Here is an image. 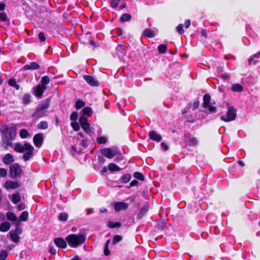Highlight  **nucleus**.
I'll return each instance as SVG.
<instances>
[{
  "instance_id": "20",
  "label": "nucleus",
  "mask_w": 260,
  "mask_h": 260,
  "mask_svg": "<svg viewBox=\"0 0 260 260\" xmlns=\"http://www.w3.org/2000/svg\"><path fill=\"white\" fill-rule=\"evenodd\" d=\"M10 227V224L8 222L4 221L0 225V231L2 232H7L9 230Z\"/></svg>"
},
{
  "instance_id": "31",
  "label": "nucleus",
  "mask_w": 260,
  "mask_h": 260,
  "mask_svg": "<svg viewBox=\"0 0 260 260\" xmlns=\"http://www.w3.org/2000/svg\"><path fill=\"white\" fill-rule=\"evenodd\" d=\"M6 216L8 220H9L12 221H15L17 220V217L15 214L12 212H8L6 213Z\"/></svg>"
},
{
  "instance_id": "48",
  "label": "nucleus",
  "mask_w": 260,
  "mask_h": 260,
  "mask_svg": "<svg viewBox=\"0 0 260 260\" xmlns=\"http://www.w3.org/2000/svg\"><path fill=\"white\" fill-rule=\"evenodd\" d=\"M97 142L99 144H105L107 141V139L105 137H100L96 139Z\"/></svg>"
},
{
  "instance_id": "46",
  "label": "nucleus",
  "mask_w": 260,
  "mask_h": 260,
  "mask_svg": "<svg viewBox=\"0 0 260 260\" xmlns=\"http://www.w3.org/2000/svg\"><path fill=\"white\" fill-rule=\"evenodd\" d=\"M85 105V103L81 100H78L76 103V108L77 109H80Z\"/></svg>"
},
{
  "instance_id": "21",
  "label": "nucleus",
  "mask_w": 260,
  "mask_h": 260,
  "mask_svg": "<svg viewBox=\"0 0 260 260\" xmlns=\"http://www.w3.org/2000/svg\"><path fill=\"white\" fill-rule=\"evenodd\" d=\"M260 56V51H258L257 53L254 54L252 57L249 58L248 59V63L249 64H255L258 61L256 59H254V58H259Z\"/></svg>"
},
{
  "instance_id": "51",
  "label": "nucleus",
  "mask_w": 260,
  "mask_h": 260,
  "mask_svg": "<svg viewBox=\"0 0 260 260\" xmlns=\"http://www.w3.org/2000/svg\"><path fill=\"white\" fill-rule=\"evenodd\" d=\"M79 122L81 125V126L83 125L85 123H87V118L84 117V116H82L80 119H79Z\"/></svg>"
},
{
  "instance_id": "3",
  "label": "nucleus",
  "mask_w": 260,
  "mask_h": 260,
  "mask_svg": "<svg viewBox=\"0 0 260 260\" xmlns=\"http://www.w3.org/2000/svg\"><path fill=\"white\" fill-rule=\"evenodd\" d=\"M86 238V235L82 233L71 234L66 237V240L70 247L76 248L84 244Z\"/></svg>"
},
{
  "instance_id": "30",
  "label": "nucleus",
  "mask_w": 260,
  "mask_h": 260,
  "mask_svg": "<svg viewBox=\"0 0 260 260\" xmlns=\"http://www.w3.org/2000/svg\"><path fill=\"white\" fill-rule=\"evenodd\" d=\"M132 175L130 174H125L120 178L122 183H126L128 182L131 179Z\"/></svg>"
},
{
  "instance_id": "62",
  "label": "nucleus",
  "mask_w": 260,
  "mask_h": 260,
  "mask_svg": "<svg viewBox=\"0 0 260 260\" xmlns=\"http://www.w3.org/2000/svg\"><path fill=\"white\" fill-rule=\"evenodd\" d=\"M202 35L205 37H207V32L206 29H203L201 31Z\"/></svg>"
},
{
  "instance_id": "40",
  "label": "nucleus",
  "mask_w": 260,
  "mask_h": 260,
  "mask_svg": "<svg viewBox=\"0 0 260 260\" xmlns=\"http://www.w3.org/2000/svg\"><path fill=\"white\" fill-rule=\"evenodd\" d=\"M31 96L29 93H25L23 97V104L27 105L30 103Z\"/></svg>"
},
{
  "instance_id": "53",
  "label": "nucleus",
  "mask_w": 260,
  "mask_h": 260,
  "mask_svg": "<svg viewBox=\"0 0 260 260\" xmlns=\"http://www.w3.org/2000/svg\"><path fill=\"white\" fill-rule=\"evenodd\" d=\"M7 171L6 169L0 168V178L4 177L7 175Z\"/></svg>"
},
{
  "instance_id": "60",
  "label": "nucleus",
  "mask_w": 260,
  "mask_h": 260,
  "mask_svg": "<svg viewBox=\"0 0 260 260\" xmlns=\"http://www.w3.org/2000/svg\"><path fill=\"white\" fill-rule=\"evenodd\" d=\"M25 208V206L24 204H20L18 205V209L19 211L23 210Z\"/></svg>"
},
{
  "instance_id": "38",
  "label": "nucleus",
  "mask_w": 260,
  "mask_h": 260,
  "mask_svg": "<svg viewBox=\"0 0 260 260\" xmlns=\"http://www.w3.org/2000/svg\"><path fill=\"white\" fill-rule=\"evenodd\" d=\"M82 112L84 115L90 116L92 114V110L91 108L87 107L83 109Z\"/></svg>"
},
{
  "instance_id": "35",
  "label": "nucleus",
  "mask_w": 260,
  "mask_h": 260,
  "mask_svg": "<svg viewBox=\"0 0 260 260\" xmlns=\"http://www.w3.org/2000/svg\"><path fill=\"white\" fill-rule=\"evenodd\" d=\"M21 200V197L19 193H15L12 195V202L14 204H17Z\"/></svg>"
},
{
  "instance_id": "28",
  "label": "nucleus",
  "mask_w": 260,
  "mask_h": 260,
  "mask_svg": "<svg viewBox=\"0 0 260 260\" xmlns=\"http://www.w3.org/2000/svg\"><path fill=\"white\" fill-rule=\"evenodd\" d=\"M144 34L148 38H153L155 36L154 31L149 28L145 29L144 31Z\"/></svg>"
},
{
  "instance_id": "41",
  "label": "nucleus",
  "mask_w": 260,
  "mask_h": 260,
  "mask_svg": "<svg viewBox=\"0 0 260 260\" xmlns=\"http://www.w3.org/2000/svg\"><path fill=\"white\" fill-rule=\"evenodd\" d=\"M68 215L66 213H61L58 216V219L60 221H66L68 220Z\"/></svg>"
},
{
  "instance_id": "58",
  "label": "nucleus",
  "mask_w": 260,
  "mask_h": 260,
  "mask_svg": "<svg viewBox=\"0 0 260 260\" xmlns=\"http://www.w3.org/2000/svg\"><path fill=\"white\" fill-rule=\"evenodd\" d=\"M190 25V21L189 19L186 20L185 22H184V26H185V27L186 28H189Z\"/></svg>"
},
{
  "instance_id": "52",
  "label": "nucleus",
  "mask_w": 260,
  "mask_h": 260,
  "mask_svg": "<svg viewBox=\"0 0 260 260\" xmlns=\"http://www.w3.org/2000/svg\"><path fill=\"white\" fill-rule=\"evenodd\" d=\"M120 0H111V6L113 8H116L119 4Z\"/></svg>"
},
{
  "instance_id": "56",
  "label": "nucleus",
  "mask_w": 260,
  "mask_h": 260,
  "mask_svg": "<svg viewBox=\"0 0 260 260\" xmlns=\"http://www.w3.org/2000/svg\"><path fill=\"white\" fill-rule=\"evenodd\" d=\"M104 254L106 255V256H109L110 253H111V251H110V250L109 249V248L108 247H104Z\"/></svg>"
},
{
  "instance_id": "34",
  "label": "nucleus",
  "mask_w": 260,
  "mask_h": 260,
  "mask_svg": "<svg viewBox=\"0 0 260 260\" xmlns=\"http://www.w3.org/2000/svg\"><path fill=\"white\" fill-rule=\"evenodd\" d=\"M20 137L22 139L26 138L30 136V134L26 129H21L19 132Z\"/></svg>"
},
{
  "instance_id": "63",
  "label": "nucleus",
  "mask_w": 260,
  "mask_h": 260,
  "mask_svg": "<svg viewBox=\"0 0 260 260\" xmlns=\"http://www.w3.org/2000/svg\"><path fill=\"white\" fill-rule=\"evenodd\" d=\"M77 135H78V137H77L78 139H80L81 138H84L83 134L81 132H79Z\"/></svg>"
},
{
  "instance_id": "37",
  "label": "nucleus",
  "mask_w": 260,
  "mask_h": 260,
  "mask_svg": "<svg viewBox=\"0 0 260 260\" xmlns=\"http://www.w3.org/2000/svg\"><path fill=\"white\" fill-rule=\"evenodd\" d=\"M157 50L160 53H165L167 50V45L166 44H160L158 46Z\"/></svg>"
},
{
  "instance_id": "26",
  "label": "nucleus",
  "mask_w": 260,
  "mask_h": 260,
  "mask_svg": "<svg viewBox=\"0 0 260 260\" xmlns=\"http://www.w3.org/2000/svg\"><path fill=\"white\" fill-rule=\"evenodd\" d=\"M148 211V206L147 205H144L142 208L141 209V211H140L139 213L138 214L139 218L140 219L142 218L144 216V215L146 214Z\"/></svg>"
},
{
  "instance_id": "2",
  "label": "nucleus",
  "mask_w": 260,
  "mask_h": 260,
  "mask_svg": "<svg viewBox=\"0 0 260 260\" xmlns=\"http://www.w3.org/2000/svg\"><path fill=\"white\" fill-rule=\"evenodd\" d=\"M14 150L18 153L26 151L23 155V159L26 161L32 157L34 148L28 143H25L23 145L20 143H16L15 144Z\"/></svg>"
},
{
  "instance_id": "29",
  "label": "nucleus",
  "mask_w": 260,
  "mask_h": 260,
  "mask_svg": "<svg viewBox=\"0 0 260 260\" xmlns=\"http://www.w3.org/2000/svg\"><path fill=\"white\" fill-rule=\"evenodd\" d=\"M108 226L109 228H119L121 226V223L119 222H114L113 221H110L108 222Z\"/></svg>"
},
{
  "instance_id": "9",
  "label": "nucleus",
  "mask_w": 260,
  "mask_h": 260,
  "mask_svg": "<svg viewBox=\"0 0 260 260\" xmlns=\"http://www.w3.org/2000/svg\"><path fill=\"white\" fill-rule=\"evenodd\" d=\"M101 154L108 158L114 157L117 154V151L115 149L110 148H105L101 150Z\"/></svg>"
},
{
  "instance_id": "45",
  "label": "nucleus",
  "mask_w": 260,
  "mask_h": 260,
  "mask_svg": "<svg viewBox=\"0 0 260 260\" xmlns=\"http://www.w3.org/2000/svg\"><path fill=\"white\" fill-rule=\"evenodd\" d=\"M7 252L5 250L0 251V260H5L8 256Z\"/></svg>"
},
{
  "instance_id": "18",
  "label": "nucleus",
  "mask_w": 260,
  "mask_h": 260,
  "mask_svg": "<svg viewBox=\"0 0 260 260\" xmlns=\"http://www.w3.org/2000/svg\"><path fill=\"white\" fill-rule=\"evenodd\" d=\"M13 156L10 153L6 154L3 158V162L6 165H9L14 161Z\"/></svg>"
},
{
  "instance_id": "43",
  "label": "nucleus",
  "mask_w": 260,
  "mask_h": 260,
  "mask_svg": "<svg viewBox=\"0 0 260 260\" xmlns=\"http://www.w3.org/2000/svg\"><path fill=\"white\" fill-rule=\"evenodd\" d=\"M133 175L135 178L139 179V180L143 181L144 180V177L143 175L140 172H136L134 173Z\"/></svg>"
},
{
  "instance_id": "55",
  "label": "nucleus",
  "mask_w": 260,
  "mask_h": 260,
  "mask_svg": "<svg viewBox=\"0 0 260 260\" xmlns=\"http://www.w3.org/2000/svg\"><path fill=\"white\" fill-rule=\"evenodd\" d=\"M88 141V139H83V140H82L80 142V145L83 146L84 147H87V146H88V144H87Z\"/></svg>"
},
{
  "instance_id": "1",
  "label": "nucleus",
  "mask_w": 260,
  "mask_h": 260,
  "mask_svg": "<svg viewBox=\"0 0 260 260\" xmlns=\"http://www.w3.org/2000/svg\"><path fill=\"white\" fill-rule=\"evenodd\" d=\"M2 140L6 148L12 146V142L16 137V127L14 124H3L0 127Z\"/></svg>"
},
{
  "instance_id": "6",
  "label": "nucleus",
  "mask_w": 260,
  "mask_h": 260,
  "mask_svg": "<svg viewBox=\"0 0 260 260\" xmlns=\"http://www.w3.org/2000/svg\"><path fill=\"white\" fill-rule=\"evenodd\" d=\"M211 96L208 94H206L203 96V107L208 109L211 113H214L216 112V107L212 105L210 103Z\"/></svg>"
},
{
  "instance_id": "64",
  "label": "nucleus",
  "mask_w": 260,
  "mask_h": 260,
  "mask_svg": "<svg viewBox=\"0 0 260 260\" xmlns=\"http://www.w3.org/2000/svg\"><path fill=\"white\" fill-rule=\"evenodd\" d=\"M90 44L93 47V48L96 47V44L94 41L92 40H90Z\"/></svg>"
},
{
  "instance_id": "61",
  "label": "nucleus",
  "mask_w": 260,
  "mask_h": 260,
  "mask_svg": "<svg viewBox=\"0 0 260 260\" xmlns=\"http://www.w3.org/2000/svg\"><path fill=\"white\" fill-rule=\"evenodd\" d=\"M138 184V181L137 180H133L131 183L130 186H137Z\"/></svg>"
},
{
  "instance_id": "12",
  "label": "nucleus",
  "mask_w": 260,
  "mask_h": 260,
  "mask_svg": "<svg viewBox=\"0 0 260 260\" xmlns=\"http://www.w3.org/2000/svg\"><path fill=\"white\" fill-rule=\"evenodd\" d=\"M33 141L36 147L38 148L41 147L43 142V135L41 134H36L33 138Z\"/></svg>"
},
{
  "instance_id": "10",
  "label": "nucleus",
  "mask_w": 260,
  "mask_h": 260,
  "mask_svg": "<svg viewBox=\"0 0 260 260\" xmlns=\"http://www.w3.org/2000/svg\"><path fill=\"white\" fill-rule=\"evenodd\" d=\"M83 79L90 86L97 87L99 85V81L92 76L84 75Z\"/></svg>"
},
{
  "instance_id": "8",
  "label": "nucleus",
  "mask_w": 260,
  "mask_h": 260,
  "mask_svg": "<svg viewBox=\"0 0 260 260\" xmlns=\"http://www.w3.org/2000/svg\"><path fill=\"white\" fill-rule=\"evenodd\" d=\"M46 87H43L39 84L35 86L32 88L33 93L34 95L39 99H41L43 97L44 92L46 90Z\"/></svg>"
},
{
  "instance_id": "5",
  "label": "nucleus",
  "mask_w": 260,
  "mask_h": 260,
  "mask_svg": "<svg viewBox=\"0 0 260 260\" xmlns=\"http://www.w3.org/2000/svg\"><path fill=\"white\" fill-rule=\"evenodd\" d=\"M237 117V110L233 106H229L225 115L220 116V119L224 122H230L234 120Z\"/></svg>"
},
{
  "instance_id": "36",
  "label": "nucleus",
  "mask_w": 260,
  "mask_h": 260,
  "mask_svg": "<svg viewBox=\"0 0 260 260\" xmlns=\"http://www.w3.org/2000/svg\"><path fill=\"white\" fill-rule=\"evenodd\" d=\"M132 17L129 14L124 13L120 18L121 22H126L131 20Z\"/></svg>"
},
{
  "instance_id": "54",
  "label": "nucleus",
  "mask_w": 260,
  "mask_h": 260,
  "mask_svg": "<svg viewBox=\"0 0 260 260\" xmlns=\"http://www.w3.org/2000/svg\"><path fill=\"white\" fill-rule=\"evenodd\" d=\"M38 37L41 42H44L46 40L45 34L43 32H41L39 34Z\"/></svg>"
},
{
  "instance_id": "13",
  "label": "nucleus",
  "mask_w": 260,
  "mask_h": 260,
  "mask_svg": "<svg viewBox=\"0 0 260 260\" xmlns=\"http://www.w3.org/2000/svg\"><path fill=\"white\" fill-rule=\"evenodd\" d=\"M128 207V204L123 202H117L114 204V209L117 212L121 210H125L127 209Z\"/></svg>"
},
{
  "instance_id": "33",
  "label": "nucleus",
  "mask_w": 260,
  "mask_h": 260,
  "mask_svg": "<svg viewBox=\"0 0 260 260\" xmlns=\"http://www.w3.org/2000/svg\"><path fill=\"white\" fill-rule=\"evenodd\" d=\"M48 124L47 121H42L37 125V127L40 129H46L48 128Z\"/></svg>"
},
{
  "instance_id": "50",
  "label": "nucleus",
  "mask_w": 260,
  "mask_h": 260,
  "mask_svg": "<svg viewBox=\"0 0 260 260\" xmlns=\"http://www.w3.org/2000/svg\"><path fill=\"white\" fill-rule=\"evenodd\" d=\"M78 113L76 112H73L72 113L70 116V119L72 121H76L78 118Z\"/></svg>"
},
{
  "instance_id": "22",
  "label": "nucleus",
  "mask_w": 260,
  "mask_h": 260,
  "mask_svg": "<svg viewBox=\"0 0 260 260\" xmlns=\"http://www.w3.org/2000/svg\"><path fill=\"white\" fill-rule=\"evenodd\" d=\"M8 84L10 86L15 88L16 90H19L20 88V86L17 83L16 80L13 78L9 80Z\"/></svg>"
},
{
  "instance_id": "27",
  "label": "nucleus",
  "mask_w": 260,
  "mask_h": 260,
  "mask_svg": "<svg viewBox=\"0 0 260 260\" xmlns=\"http://www.w3.org/2000/svg\"><path fill=\"white\" fill-rule=\"evenodd\" d=\"M231 89L235 92H241L243 90V88L240 84L236 83L232 85Z\"/></svg>"
},
{
  "instance_id": "14",
  "label": "nucleus",
  "mask_w": 260,
  "mask_h": 260,
  "mask_svg": "<svg viewBox=\"0 0 260 260\" xmlns=\"http://www.w3.org/2000/svg\"><path fill=\"white\" fill-rule=\"evenodd\" d=\"M148 135H149L150 139L152 141H154L157 142H159L162 140V137H161V135L157 134L154 131H150L149 132Z\"/></svg>"
},
{
  "instance_id": "4",
  "label": "nucleus",
  "mask_w": 260,
  "mask_h": 260,
  "mask_svg": "<svg viewBox=\"0 0 260 260\" xmlns=\"http://www.w3.org/2000/svg\"><path fill=\"white\" fill-rule=\"evenodd\" d=\"M50 100L49 99H46L41 101V102L37 107L35 111L32 115V117L36 118L43 117L45 115L46 110L50 106Z\"/></svg>"
},
{
  "instance_id": "42",
  "label": "nucleus",
  "mask_w": 260,
  "mask_h": 260,
  "mask_svg": "<svg viewBox=\"0 0 260 260\" xmlns=\"http://www.w3.org/2000/svg\"><path fill=\"white\" fill-rule=\"evenodd\" d=\"M122 240V237L120 235H115L114 237H113V241H112V244L113 245H115L116 244V243L119 242L120 241H121V240Z\"/></svg>"
},
{
  "instance_id": "11",
  "label": "nucleus",
  "mask_w": 260,
  "mask_h": 260,
  "mask_svg": "<svg viewBox=\"0 0 260 260\" xmlns=\"http://www.w3.org/2000/svg\"><path fill=\"white\" fill-rule=\"evenodd\" d=\"M54 242L56 246L62 249L67 247V242L66 239L62 238H56L54 240Z\"/></svg>"
},
{
  "instance_id": "23",
  "label": "nucleus",
  "mask_w": 260,
  "mask_h": 260,
  "mask_svg": "<svg viewBox=\"0 0 260 260\" xmlns=\"http://www.w3.org/2000/svg\"><path fill=\"white\" fill-rule=\"evenodd\" d=\"M108 169L111 172H117L121 171L122 169L119 168L117 165L111 162L108 165Z\"/></svg>"
},
{
  "instance_id": "19",
  "label": "nucleus",
  "mask_w": 260,
  "mask_h": 260,
  "mask_svg": "<svg viewBox=\"0 0 260 260\" xmlns=\"http://www.w3.org/2000/svg\"><path fill=\"white\" fill-rule=\"evenodd\" d=\"M116 53L119 58L122 57L125 53L124 46L122 45H118L116 48Z\"/></svg>"
},
{
  "instance_id": "25",
  "label": "nucleus",
  "mask_w": 260,
  "mask_h": 260,
  "mask_svg": "<svg viewBox=\"0 0 260 260\" xmlns=\"http://www.w3.org/2000/svg\"><path fill=\"white\" fill-rule=\"evenodd\" d=\"M186 143L187 145L194 146L197 144L198 141L195 138L190 137L186 140Z\"/></svg>"
},
{
  "instance_id": "15",
  "label": "nucleus",
  "mask_w": 260,
  "mask_h": 260,
  "mask_svg": "<svg viewBox=\"0 0 260 260\" xmlns=\"http://www.w3.org/2000/svg\"><path fill=\"white\" fill-rule=\"evenodd\" d=\"M11 173L14 176H17L19 175L21 172L20 166L18 164H14L10 167Z\"/></svg>"
},
{
  "instance_id": "39",
  "label": "nucleus",
  "mask_w": 260,
  "mask_h": 260,
  "mask_svg": "<svg viewBox=\"0 0 260 260\" xmlns=\"http://www.w3.org/2000/svg\"><path fill=\"white\" fill-rule=\"evenodd\" d=\"M28 217V213L27 211H23L22 212L19 216V220L20 221H27Z\"/></svg>"
},
{
  "instance_id": "24",
  "label": "nucleus",
  "mask_w": 260,
  "mask_h": 260,
  "mask_svg": "<svg viewBox=\"0 0 260 260\" xmlns=\"http://www.w3.org/2000/svg\"><path fill=\"white\" fill-rule=\"evenodd\" d=\"M82 129L88 134H89L90 132H93L94 128L90 126L89 123H85L83 125L81 126Z\"/></svg>"
},
{
  "instance_id": "44",
  "label": "nucleus",
  "mask_w": 260,
  "mask_h": 260,
  "mask_svg": "<svg viewBox=\"0 0 260 260\" xmlns=\"http://www.w3.org/2000/svg\"><path fill=\"white\" fill-rule=\"evenodd\" d=\"M0 21H2V22L9 21V19H8L7 15L5 12L0 13Z\"/></svg>"
},
{
  "instance_id": "57",
  "label": "nucleus",
  "mask_w": 260,
  "mask_h": 260,
  "mask_svg": "<svg viewBox=\"0 0 260 260\" xmlns=\"http://www.w3.org/2000/svg\"><path fill=\"white\" fill-rule=\"evenodd\" d=\"M161 148L164 151H167L168 149V146L166 143L162 142L161 143Z\"/></svg>"
},
{
  "instance_id": "47",
  "label": "nucleus",
  "mask_w": 260,
  "mask_h": 260,
  "mask_svg": "<svg viewBox=\"0 0 260 260\" xmlns=\"http://www.w3.org/2000/svg\"><path fill=\"white\" fill-rule=\"evenodd\" d=\"M176 31L179 35H182L184 32L183 25L182 24H179L176 28Z\"/></svg>"
},
{
  "instance_id": "59",
  "label": "nucleus",
  "mask_w": 260,
  "mask_h": 260,
  "mask_svg": "<svg viewBox=\"0 0 260 260\" xmlns=\"http://www.w3.org/2000/svg\"><path fill=\"white\" fill-rule=\"evenodd\" d=\"M6 7V4L4 2H0V11H4Z\"/></svg>"
},
{
  "instance_id": "32",
  "label": "nucleus",
  "mask_w": 260,
  "mask_h": 260,
  "mask_svg": "<svg viewBox=\"0 0 260 260\" xmlns=\"http://www.w3.org/2000/svg\"><path fill=\"white\" fill-rule=\"evenodd\" d=\"M50 82V79L48 76L43 77L41 80V85L43 87H46V85Z\"/></svg>"
},
{
  "instance_id": "17",
  "label": "nucleus",
  "mask_w": 260,
  "mask_h": 260,
  "mask_svg": "<svg viewBox=\"0 0 260 260\" xmlns=\"http://www.w3.org/2000/svg\"><path fill=\"white\" fill-rule=\"evenodd\" d=\"M40 65L35 62H31L29 64H26L23 67V69L25 71L27 70H35L40 68Z\"/></svg>"
},
{
  "instance_id": "49",
  "label": "nucleus",
  "mask_w": 260,
  "mask_h": 260,
  "mask_svg": "<svg viewBox=\"0 0 260 260\" xmlns=\"http://www.w3.org/2000/svg\"><path fill=\"white\" fill-rule=\"evenodd\" d=\"M71 125L75 131H78L79 130L80 127L77 121H72Z\"/></svg>"
},
{
  "instance_id": "16",
  "label": "nucleus",
  "mask_w": 260,
  "mask_h": 260,
  "mask_svg": "<svg viewBox=\"0 0 260 260\" xmlns=\"http://www.w3.org/2000/svg\"><path fill=\"white\" fill-rule=\"evenodd\" d=\"M19 187V184L17 182H14L11 180H7L5 183V187L9 190L10 189H15Z\"/></svg>"
},
{
  "instance_id": "7",
  "label": "nucleus",
  "mask_w": 260,
  "mask_h": 260,
  "mask_svg": "<svg viewBox=\"0 0 260 260\" xmlns=\"http://www.w3.org/2000/svg\"><path fill=\"white\" fill-rule=\"evenodd\" d=\"M21 233L22 230L18 226L16 227L14 230H11L9 232V234L12 241L14 243H18L20 239L19 235Z\"/></svg>"
}]
</instances>
